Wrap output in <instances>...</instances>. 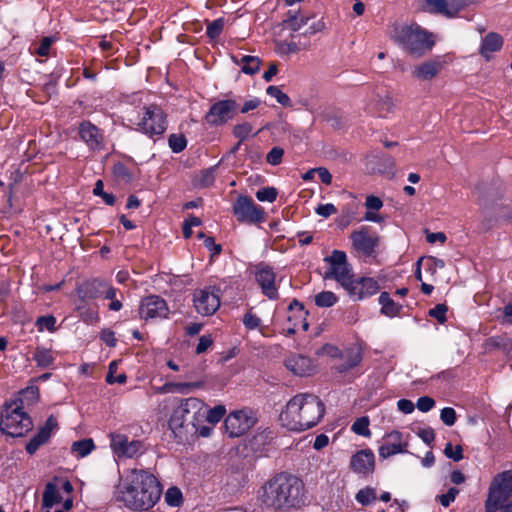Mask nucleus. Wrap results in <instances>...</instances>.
Returning <instances> with one entry per match:
<instances>
[{
	"mask_svg": "<svg viewBox=\"0 0 512 512\" xmlns=\"http://www.w3.org/2000/svg\"><path fill=\"white\" fill-rule=\"evenodd\" d=\"M256 419L249 410L231 412L225 419L224 426L228 435L232 438L240 437L251 429Z\"/></svg>",
	"mask_w": 512,
	"mask_h": 512,
	"instance_id": "nucleus-12",
	"label": "nucleus"
},
{
	"mask_svg": "<svg viewBox=\"0 0 512 512\" xmlns=\"http://www.w3.org/2000/svg\"><path fill=\"white\" fill-rule=\"evenodd\" d=\"M166 502L173 506H178L182 502V494L181 491L176 488H169L165 495Z\"/></svg>",
	"mask_w": 512,
	"mask_h": 512,
	"instance_id": "nucleus-52",
	"label": "nucleus"
},
{
	"mask_svg": "<svg viewBox=\"0 0 512 512\" xmlns=\"http://www.w3.org/2000/svg\"><path fill=\"white\" fill-rule=\"evenodd\" d=\"M242 72L245 74L253 75L259 71L261 61L255 56H243L241 59Z\"/></svg>",
	"mask_w": 512,
	"mask_h": 512,
	"instance_id": "nucleus-35",
	"label": "nucleus"
},
{
	"mask_svg": "<svg viewBox=\"0 0 512 512\" xmlns=\"http://www.w3.org/2000/svg\"><path fill=\"white\" fill-rule=\"evenodd\" d=\"M259 501L262 508L286 512L305 503V486L298 477L282 472L269 479L261 488Z\"/></svg>",
	"mask_w": 512,
	"mask_h": 512,
	"instance_id": "nucleus-1",
	"label": "nucleus"
},
{
	"mask_svg": "<svg viewBox=\"0 0 512 512\" xmlns=\"http://www.w3.org/2000/svg\"><path fill=\"white\" fill-rule=\"evenodd\" d=\"M433 34L417 24L404 25L395 29L394 40L410 55L421 57L434 46Z\"/></svg>",
	"mask_w": 512,
	"mask_h": 512,
	"instance_id": "nucleus-5",
	"label": "nucleus"
},
{
	"mask_svg": "<svg viewBox=\"0 0 512 512\" xmlns=\"http://www.w3.org/2000/svg\"><path fill=\"white\" fill-rule=\"evenodd\" d=\"M380 289L378 282L373 278L363 277L353 281L348 290V294L354 300H361L365 297L376 294Z\"/></svg>",
	"mask_w": 512,
	"mask_h": 512,
	"instance_id": "nucleus-23",
	"label": "nucleus"
},
{
	"mask_svg": "<svg viewBox=\"0 0 512 512\" xmlns=\"http://www.w3.org/2000/svg\"><path fill=\"white\" fill-rule=\"evenodd\" d=\"M459 490L455 487H451L446 494L439 495L437 498L443 507H448L458 495Z\"/></svg>",
	"mask_w": 512,
	"mask_h": 512,
	"instance_id": "nucleus-58",
	"label": "nucleus"
},
{
	"mask_svg": "<svg viewBox=\"0 0 512 512\" xmlns=\"http://www.w3.org/2000/svg\"><path fill=\"white\" fill-rule=\"evenodd\" d=\"M445 62L440 58L430 59L415 65L411 76L418 81H430L437 77L444 68Z\"/></svg>",
	"mask_w": 512,
	"mask_h": 512,
	"instance_id": "nucleus-19",
	"label": "nucleus"
},
{
	"mask_svg": "<svg viewBox=\"0 0 512 512\" xmlns=\"http://www.w3.org/2000/svg\"><path fill=\"white\" fill-rule=\"evenodd\" d=\"M233 214L242 223L256 224L265 220L264 209L249 196L240 195L233 204Z\"/></svg>",
	"mask_w": 512,
	"mask_h": 512,
	"instance_id": "nucleus-11",
	"label": "nucleus"
},
{
	"mask_svg": "<svg viewBox=\"0 0 512 512\" xmlns=\"http://www.w3.org/2000/svg\"><path fill=\"white\" fill-rule=\"evenodd\" d=\"M33 428L31 417L18 402L6 403L1 413L0 430L11 437H22Z\"/></svg>",
	"mask_w": 512,
	"mask_h": 512,
	"instance_id": "nucleus-6",
	"label": "nucleus"
},
{
	"mask_svg": "<svg viewBox=\"0 0 512 512\" xmlns=\"http://www.w3.org/2000/svg\"><path fill=\"white\" fill-rule=\"evenodd\" d=\"M144 110L143 117L137 123V129L149 137L162 135L167 129L166 114L162 108L151 104L144 107Z\"/></svg>",
	"mask_w": 512,
	"mask_h": 512,
	"instance_id": "nucleus-9",
	"label": "nucleus"
},
{
	"mask_svg": "<svg viewBox=\"0 0 512 512\" xmlns=\"http://www.w3.org/2000/svg\"><path fill=\"white\" fill-rule=\"evenodd\" d=\"M55 324H56V319L52 315L41 316L36 321V325L39 326L40 330H42L43 328H46L50 332L55 331V329H56Z\"/></svg>",
	"mask_w": 512,
	"mask_h": 512,
	"instance_id": "nucleus-54",
	"label": "nucleus"
},
{
	"mask_svg": "<svg viewBox=\"0 0 512 512\" xmlns=\"http://www.w3.org/2000/svg\"><path fill=\"white\" fill-rule=\"evenodd\" d=\"M309 20V16L300 15L299 12L290 10L287 12L286 18L283 22L290 30L296 32L299 31L304 25L308 24Z\"/></svg>",
	"mask_w": 512,
	"mask_h": 512,
	"instance_id": "nucleus-30",
	"label": "nucleus"
},
{
	"mask_svg": "<svg viewBox=\"0 0 512 512\" xmlns=\"http://www.w3.org/2000/svg\"><path fill=\"white\" fill-rule=\"evenodd\" d=\"M434 405H435L434 399L429 396L420 397L416 404L417 408L421 412H428L429 410H431L434 407Z\"/></svg>",
	"mask_w": 512,
	"mask_h": 512,
	"instance_id": "nucleus-60",
	"label": "nucleus"
},
{
	"mask_svg": "<svg viewBox=\"0 0 512 512\" xmlns=\"http://www.w3.org/2000/svg\"><path fill=\"white\" fill-rule=\"evenodd\" d=\"M94 449L92 439L76 441L72 444L71 450L80 457L87 456Z\"/></svg>",
	"mask_w": 512,
	"mask_h": 512,
	"instance_id": "nucleus-36",
	"label": "nucleus"
},
{
	"mask_svg": "<svg viewBox=\"0 0 512 512\" xmlns=\"http://www.w3.org/2000/svg\"><path fill=\"white\" fill-rule=\"evenodd\" d=\"M168 143L174 153H180L185 149L187 140L183 134H171Z\"/></svg>",
	"mask_w": 512,
	"mask_h": 512,
	"instance_id": "nucleus-43",
	"label": "nucleus"
},
{
	"mask_svg": "<svg viewBox=\"0 0 512 512\" xmlns=\"http://www.w3.org/2000/svg\"><path fill=\"white\" fill-rule=\"evenodd\" d=\"M324 413V403L318 396L301 393L289 400L280 420L292 431H304L317 425Z\"/></svg>",
	"mask_w": 512,
	"mask_h": 512,
	"instance_id": "nucleus-3",
	"label": "nucleus"
},
{
	"mask_svg": "<svg viewBox=\"0 0 512 512\" xmlns=\"http://www.w3.org/2000/svg\"><path fill=\"white\" fill-rule=\"evenodd\" d=\"M213 344V340L210 335H202L199 338V343L196 347V353L202 354L208 350V348Z\"/></svg>",
	"mask_w": 512,
	"mask_h": 512,
	"instance_id": "nucleus-62",
	"label": "nucleus"
},
{
	"mask_svg": "<svg viewBox=\"0 0 512 512\" xmlns=\"http://www.w3.org/2000/svg\"><path fill=\"white\" fill-rule=\"evenodd\" d=\"M205 417V403L196 397L181 400L169 420L173 433L182 439L197 434L198 425Z\"/></svg>",
	"mask_w": 512,
	"mask_h": 512,
	"instance_id": "nucleus-4",
	"label": "nucleus"
},
{
	"mask_svg": "<svg viewBox=\"0 0 512 512\" xmlns=\"http://www.w3.org/2000/svg\"><path fill=\"white\" fill-rule=\"evenodd\" d=\"M440 418L447 426H452L456 422V411L451 407H445L441 410Z\"/></svg>",
	"mask_w": 512,
	"mask_h": 512,
	"instance_id": "nucleus-57",
	"label": "nucleus"
},
{
	"mask_svg": "<svg viewBox=\"0 0 512 512\" xmlns=\"http://www.w3.org/2000/svg\"><path fill=\"white\" fill-rule=\"evenodd\" d=\"M106 283L100 279L85 281L77 286V294L82 301H88L97 298L103 293Z\"/></svg>",
	"mask_w": 512,
	"mask_h": 512,
	"instance_id": "nucleus-26",
	"label": "nucleus"
},
{
	"mask_svg": "<svg viewBox=\"0 0 512 512\" xmlns=\"http://www.w3.org/2000/svg\"><path fill=\"white\" fill-rule=\"evenodd\" d=\"M417 435L422 439L423 442L428 445H431V443L435 440V433L431 427L419 429L417 431Z\"/></svg>",
	"mask_w": 512,
	"mask_h": 512,
	"instance_id": "nucleus-61",
	"label": "nucleus"
},
{
	"mask_svg": "<svg viewBox=\"0 0 512 512\" xmlns=\"http://www.w3.org/2000/svg\"><path fill=\"white\" fill-rule=\"evenodd\" d=\"M275 278L276 275L270 266L263 263L256 266L255 279L260 285L262 293L272 300L278 298Z\"/></svg>",
	"mask_w": 512,
	"mask_h": 512,
	"instance_id": "nucleus-18",
	"label": "nucleus"
},
{
	"mask_svg": "<svg viewBox=\"0 0 512 512\" xmlns=\"http://www.w3.org/2000/svg\"><path fill=\"white\" fill-rule=\"evenodd\" d=\"M430 11L447 18L456 17L468 4L464 0H424Z\"/></svg>",
	"mask_w": 512,
	"mask_h": 512,
	"instance_id": "nucleus-20",
	"label": "nucleus"
},
{
	"mask_svg": "<svg viewBox=\"0 0 512 512\" xmlns=\"http://www.w3.org/2000/svg\"><path fill=\"white\" fill-rule=\"evenodd\" d=\"M33 359L36 361L37 365L43 368L49 367L53 363V356L51 351L45 348H37Z\"/></svg>",
	"mask_w": 512,
	"mask_h": 512,
	"instance_id": "nucleus-37",
	"label": "nucleus"
},
{
	"mask_svg": "<svg viewBox=\"0 0 512 512\" xmlns=\"http://www.w3.org/2000/svg\"><path fill=\"white\" fill-rule=\"evenodd\" d=\"M365 206L368 209L379 210L383 206V202L379 197L370 195L366 198Z\"/></svg>",
	"mask_w": 512,
	"mask_h": 512,
	"instance_id": "nucleus-64",
	"label": "nucleus"
},
{
	"mask_svg": "<svg viewBox=\"0 0 512 512\" xmlns=\"http://www.w3.org/2000/svg\"><path fill=\"white\" fill-rule=\"evenodd\" d=\"M379 303L382 305L381 312L389 317L398 315L401 310V305L395 303L387 292L380 294Z\"/></svg>",
	"mask_w": 512,
	"mask_h": 512,
	"instance_id": "nucleus-31",
	"label": "nucleus"
},
{
	"mask_svg": "<svg viewBox=\"0 0 512 512\" xmlns=\"http://www.w3.org/2000/svg\"><path fill=\"white\" fill-rule=\"evenodd\" d=\"M239 104L235 99L215 101L205 114V121L213 127L223 126L238 113Z\"/></svg>",
	"mask_w": 512,
	"mask_h": 512,
	"instance_id": "nucleus-10",
	"label": "nucleus"
},
{
	"mask_svg": "<svg viewBox=\"0 0 512 512\" xmlns=\"http://www.w3.org/2000/svg\"><path fill=\"white\" fill-rule=\"evenodd\" d=\"M284 150L280 147H273L266 156V161L271 165H278L282 161Z\"/></svg>",
	"mask_w": 512,
	"mask_h": 512,
	"instance_id": "nucleus-56",
	"label": "nucleus"
},
{
	"mask_svg": "<svg viewBox=\"0 0 512 512\" xmlns=\"http://www.w3.org/2000/svg\"><path fill=\"white\" fill-rule=\"evenodd\" d=\"M445 267V262L442 259L430 256L425 261V268L427 271L434 275L437 269H442Z\"/></svg>",
	"mask_w": 512,
	"mask_h": 512,
	"instance_id": "nucleus-55",
	"label": "nucleus"
},
{
	"mask_svg": "<svg viewBox=\"0 0 512 512\" xmlns=\"http://www.w3.org/2000/svg\"><path fill=\"white\" fill-rule=\"evenodd\" d=\"M58 427L57 418L54 415H50L44 426H42L38 433L27 443L26 451L28 454L33 455L40 446L48 442L51 437V433Z\"/></svg>",
	"mask_w": 512,
	"mask_h": 512,
	"instance_id": "nucleus-21",
	"label": "nucleus"
},
{
	"mask_svg": "<svg viewBox=\"0 0 512 512\" xmlns=\"http://www.w3.org/2000/svg\"><path fill=\"white\" fill-rule=\"evenodd\" d=\"M351 469L358 474H369L374 471L375 457L371 450H361L352 456Z\"/></svg>",
	"mask_w": 512,
	"mask_h": 512,
	"instance_id": "nucleus-24",
	"label": "nucleus"
},
{
	"mask_svg": "<svg viewBox=\"0 0 512 512\" xmlns=\"http://www.w3.org/2000/svg\"><path fill=\"white\" fill-rule=\"evenodd\" d=\"M81 139L93 150L101 149L103 137L99 129L90 122H83L79 127Z\"/></svg>",
	"mask_w": 512,
	"mask_h": 512,
	"instance_id": "nucleus-25",
	"label": "nucleus"
},
{
	"mask_svg": "<svg viewBox=\"0 0 512 512\" xmlns=\"http://www.w3.org/2000/svg\"><path fill=\"white\" fill-rule=\"evenodd\" d=\"M447 306L445 304H437L434 308L429 310V316L435 318L440 323L446 322Z\"/></svg>",
	"mask_w": 512,
	"mask_h": 512,
	"instance_id": "nucleus-53",
	"label": "nucleus"
},
{
	"mask_svg": "<svg viewBox=\"0 0 512 512\" xmlns=\"http://www.w3.org/2000/svg\"><path fill=\"white\" fill-rule=\"evenodd\" d=\"M110 446L118 457L132 458L141 451L142 442L139 440L129 441L124 434L111 433Z\"/></svg>",
	"mask_w": 512,
	"mask_h": 512,
	"instance_id": "nucleus-17",
	"label": "nucleus"
},
{
	"mask_svg": "<svg viewBox=\"0 0 512 512\" xmlns=\"http://www.w3.org/2000/svg\"><path fill=\"white\" fill-rule=\"evenodd\" d=\"M162 486L146 470H132L115 492V499L131 510L148 511L161 498Z\"/></svg>",
	"mask_w": 512,
	"mask_h": 512,
	"instance_id": "nucleus-2",
	"label": "nucleus"
},
{
	"mask_svg": "<svg viewBox=\"0 0 512 512\" xmlns=\"http://www.w3.org/2000/svg\"><path fill=\"white\" fill-rule=\"evenodd\" d=\"M316 213L321 216V217H324V218H328L330 217L331 215H334L337 213V208L331 204V203H328V204H322V205H319L317 208H316Z\"/></svg>",
	"mask_w": 512,
	"mask_h": 512,
	"instance_id": "nucleus-59",
	"label": "nucleus"
},
{
	"mask_svg": "<svg viewBox=\"0 0 512 512\" xmlns=\"http://www.w3.org/2000/svg\"><path fill=\"white\" fill-rule=\"evenodd\" d=\"M243 325L248 330H255L260 327L261 319L254 314L251 310H249L242 319Z\"/></svg>",
	"mask_w": 512,
	"mask_h": 512,
	"instance_id": "nucleus-49",
	"label": "nucleus"
},
{
	"mask_svg": "<svg viewBox=\"0 0 512 512\" xmlns=\"http://www.w3.org/2000/svg\"><path fill=\"white\" fill-rule=\"evenodd\" d=\"M117 369V364L115 361L111 362L109 364V371L106 375V382L108 384H114V383H119V384H124L127 380V377L125 374H120L118 375L117 377H114V373Z\"/></svg>",
	"mask_w": 512,
	"mask_h": 512,
	"instance_id": "nucleus-50",
	"label": "nucleus"
},
{
	"mask_svg": "<svg viewBox=\"0 0 512 512\" xmlns=\"http://www.w3.org/2000/svg\"><path fill=\"white\" fill-rule=\"evenodd\" d=\"M353 248L362 255L369 257L375 252L379 237L375 233H370L367 227L353 231L350 236Z\"/></svg>",
	"mask_w": 512,
	"mask_h": 512,
	"instance_id": "nucleus-15",
	"label": "nucleus"
},
{
	"mask_svg": "<svg viewBox=\"0 0 512 512\" xmlns=\"http://www.w3.org/2000/svg\"><path fill=\"white\" fill-rule=\"evenodd\" d=\"M39 398V389L37 386H30L20 392V396L12 402L21 404L24 410L25 406L33 405Z\"/></svg>",
	"mask_w": 512,
	"mask_h": 512,
	"instance_id": "nucleus-32",
	"label": "nucleus"
},
{
	"mask_svg": "<svg viewBox=\"0 0 512 512\" xmlns=\"http://www.w3.org/2000/svg\"><path fill=\"white\" fill-rule=\"evenodd\" d=\"M285 367L296 376H310L316 372L312 360L301 354H292L285 359Z\"/></svg>",
	"mask_w": 512,
	"mask_h": 512,
	"instance_id": "nucleus-22",
	"label": "nucleus"
},
{
	"mask_svg": "<svg viewBox=\"0 0 512 512\" xmlns=\"http://www.w3.org/2000/svg\"><path fill=\"white\" fill-rule=\"evenodd\" d=\"M398 409L404 414H410L414 411L415 405L411 400L400 399L397 402Z\"/></svg>",
	"mask_w": 512,
	"mask_h": 512,
	"instance_id": "nucleus-63",
	"label": "nucleus"
},
{
	"mask_svg": "<svg viewBox=\"0 0 512 512\" xmlns=\"http://www.w3.org/2000/svg\"><path fill=\"white\" fill-rule=\"evenodd\" d=\"M252 131H253V126L249 122H243V123L236 124L233 127L232 133H233L234 137H236L237 139L240 140V142H243L245 139H247L249 137V135L252 133Z\"/></svg>",
	"mask_w": 512,
	"mask_h": 512,
	"instance_id": "nucleus-42",
	"label": "nucleus"
},
{
	"mask_svg": "<svg viewBox=\"0 0 512 512\" xmlns=\"http://www.w3.org/2000/svg\"><path fill=\"white\" fill-rule=\"evenodd\" d=\"M54 41L55 39L53 37H43L39 46L35 49V54L41 57H47Z\"/></svg>",
	"mask_w": 512,
	"mask_h": 512,
	"instance_id": "nucleus-51",
	"label": "nucleus"
},
{
	"mask_svg": "<svg viewBox=\"0 0 512 512\" xmlns=\"http://www.w3.org/2000/svg\"><path fill=\"white\" fill-rule=\"evenodd\" d=\"M512 497V470L495 475L490 483L485 501V512H497L499 504Z\"/></svg>",
	"mask_w": 512,
	"mask_h": 512,
	"instance_id": "nucleus-7",
	"label": "nucleus"
},
{
	"mask_svg": "<svg viewBox=\"0 0 512 512\" xmlns=\"http://www.w3.org/2000/svg\"><path fill=\"white\" fill-rule=\"evenodd\" d=\"M43 506H59L62 502V496L60 495L59 489L53 482H48L45 486V490L42 498Z\"/></svg>",
	"mask_w": 512,
	"mask_h": 512,
	"instance_id": "nucleus-29",
	"label": "nucleus"
},
{
	"mask_svg": "<svg viewBox=\"0 0 512 512\" xmlns=\"http://www.w3.org/2000/svg\"><path fill=\"white\" fill-rule=\"evenodd\" d=\"M169 314L166 301L157 295L145 297L139 307L140 318L148 320L153 318H165Z\"/></svg>",
	"mask_w": 512,
	"mask_h": 512,
	"instance_id": "nucleus-16",
	"label": "nucleus"
},
{
	"mask_svg": "<svg viewBox=\"0 0 512 512\" xmlns=\"http://www.w3.org/2000/svg\"><path fill=\"white\" fill-rule=\"evenodd\" d=\"M314 300L318 307L328 308L337 303L338 297L331 291H322L315 295Z\"/></svg>",
	"mask_w": 512,
	"mask_h": 512,
	"instance_id": "nucleus-34",
	"label": "nucleus"
},
{
	"mask_svg": "<svg viewBox=\"0 0 512 512\" xmlns=\"http://www.w3.org/2000/svg\"><path fill=\"white\" fill-rule=\"evenodd\" d=\"M215 169L216 167H210L202 170L197 176V185L200 187H209L215 181Z\"/></svg>",
	"mask_w": 512,
	"mask_h": 512,
	"instance_id": "nucleus-40",
	"label": "nucleus"
},
{
	"mask_svg": "<svg viewBox=\"0 0 512 512\" xmlns=\"http://www.w3.org/2000/svg\"><path fill=\"white\" fill-rule=\"evenodd\" d=\"M324 261L328 264L324 273V279L336 280L348 292L354 278L346 253L340 250H333L330 256L324 258Z\"/></svg>",
	"mask_w": 512,
	"mask_h": 512,
	"instance_id": "nucleus-8",
	"label": "nucleus"
},
{
	"mask_svg": "<svg viewBox=\"0 0 512 512\" xmlns=\"http://www.w3.org/2000/svg\"><path fill=\"white\" fill-rule=\"evenodd\" d=\"M503 45V38L494 32L488 33L482 40L480 47V54L486 59L489 60L490 53L496 52L501 49Z\"/></svg>",
	"mask_w": 512,
	"mask_h": 512,
	"instance_id": "nucleus-28",
	"label": "nucleus"
},
{
	"mask_svg": "<svg viewBox=\"0 0 512 512\" xmlns=\"http://www.w3.org/2000/svg\"><path fill=\"white\" fill-rule=\"evenodd\" d=\"M351 430L357 435L370 437L371 431L369 430V418L363 416L356 419V421L351 426Z\"/></svg>",
	"mask_w": 512,
	"mask_h": 512,
	"instance_id": "nucleus-39",
	"label": "nucleus"
},
{
	"mask_svg": "<svg viewBox=\"0 0 512 512\" xmlns=\"http://www.w3.org/2000/svg\"><path fill=\"white\" fill-rule=\"evenodd\" d=\"M193 303L199 314L203 316H210L218 310L220 306V297L210 287L197 289L193 293Z\"/></svg>",
	"mask_w": 512,
	"mask_h": 512,
	"instance_id": "nucleus-13",
	"label": "nucleus"
},
{
	"mask_svg": "<svg viewBox=\"0 0 512 512\" xmlns=\"http://www.w3.org/2000/svg\"><path fill=\"white\" fill-rule=\"evenodd\" d=\"M93 193L96 196L102 197V199L107 205H114L116 198L113 194L104 191V184L102 180H98L96 182L95 187L93 189Z\"/></svg>",
	"mask_w": 512,
	"mask_h": 512,
	"instance_id": "nucleus-47",
	"label": "nucleus"
},
{
	"mask_svg": "<svg viewBox=\"0 0 512 512\" xmlns=\"http://www.w3.org/2000/svg\"><path fill=\"white\" fill-rule=\"evenodd\" d=\"M408 447V439L398 430H393L385 434L383 443L378 449L379 457L387 459L393 455L406 453Z\"/></svg>",
	"mask_w": 512,
	"mask_h": 512,
	"instance_id": "nucleus-14",
	"label": "nucleus"
},
{
	"mask_svg": "<svg viewBox=\"0 0 512 512\" xmlns=\"http://www.w3.org/2000/svg\"><path fill=\"white\" fill-rule=\"evenodd\" d=\"M343 360L342 363L336 366V370L339 373L347 372L354 367L358 366L362 361V353L359 348H350L344 354L341 355Z\"/></svg>",
	"mask_w": 512,
	"mask_h": 512,
	"instance_id": "nucleus-27",
	"label": "nucleus"
},
{
	"mask_svg": "<svg viewBox=\"0 0 512 512\" xmlns=\"http://www.w3.org/2000/svg\"><path fill=\"white\" fill-rule=\"evenodd\" d=\"M224 25L225 20L223 18H218L210 22L207 26V36L211 39L217 38L222 33Z\"/></svg>",
	"mask_w": 512,
	"mask_h": 512,
	"instance_id": "nucleus-46",
	"label": "nucleus"
},
{
	"mask_svg": "<svg viewBox=\"0 0 512 512\" xmlns=\"http://www.w3.org/2000/svg\"><path fill=\"white\" fill-rule=\"evenodd\" d=\"M444 454L447 458L452 459L455 462H458L463 459V448L460 445H457L453 448V445L448 442L444 448Z\"/></svg>",
	"mask_w": 512,
	"mask_h": 512,
	"instance_id": "nucleus-48",
	"label": "nucleus"
},
{
	"mask_svg": "<svg viewBox=\"0 0 512 512\" xmlns=\"http://www.w3.org/2000/svg\"><path fill=\"white\" fill-rule=\"evenodd\" d=\"M355 499L361 505L368 506L377 499L376 489L370 486L360 489L357 492Z\"/></svg>",
	"mask_w": 512,
	"mask_h": 512,
	"instance_id": "nucleus-33",
	"label": "nucleus"
},
{
	"mask_svg": "<svg viewBox=\"0 0 512 512\" xmlns=\"http://www.w3.org/2000/svg\"><path fill=\"white\" fill-rule=\"evenodd\" d=\"M278 51L282 54L298 53L299 51L306 49L307 47L301 46L299 43L294 41H279L277 43Z\"/></svg>",
	"mask_w": 512,
	"mask_h": 512,
	"instance_id": "nucleus-44",
	"label": "nucleus"
},
{
	"mask_svg": "<svg viewBox=\"0 0 512 512\" xmlns=\"http://www.w3.org/2000/svg\"><path fill=\"white\" fill-rule=\"evenodd\" d=\"M278 191L274 187H264L256 192V198L261 202L272 203L276 200Z\"/></svg>",
	"mask_w": 512,
	"mask_h": 512,
	"instance_id": "nucleus-45",
	"label": "nucleus"
},
{
	"mask_svg": "<svg viewBox=\"0 0 512 512\" xmlns=\"http://www.w3.org/2000/svg\"><path fill=\"white\" fill-rule=\"evenodd\" d=\"M267 94L271 97H274L276 101L283 105L284 107H290L291 106V100L289 96L282 92L278 86H269L266 90Z\"/></svg>",
	"mask_w": 512,
	"mask_h": 512,
	"instance_id": "nucleus-41",
	"label": "nucleus"
},
{
	"mask_svg": "<svg viewBox=\"0 0 512 512\" xmlns=\"http://www.w3.org/2000/svg\"><path fill=\"white\" fill-rule=\"evenodd\" d=\"M225 413H226V409H225V406H223V405H217L211 409H207V406L205 405L204 419L207 422L214 425V424L218 423L223 418Z\"/></svg>",
	"mask_w": 512,
	"mask_h": 512,
	"instance_id": "nucleus-38",
	"label": "nucleus"
}]
</instances>
